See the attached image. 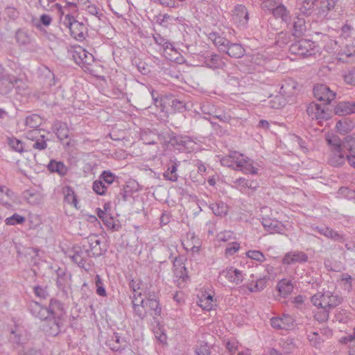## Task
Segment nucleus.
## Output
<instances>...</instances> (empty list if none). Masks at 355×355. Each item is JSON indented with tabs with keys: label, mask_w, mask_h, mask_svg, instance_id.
<instances>
[{
	"label": "nucleus",
	"mask_w": 355,
	"mask_h": 355,
	"mask_svg": "<svg viewBox=\"0 0 355 355\" xmlns=\"http://www.w3.org/2000/svg\"><path fill=\"white\" fill-rule=\"evenodd\" d=\"M315 97L324 103L319 104L315 102L311 103L306 109L308 115L313 119H316L321 123L322 121H327L331 116V110L327 105L336 98V92H333L326 85H318L313 87Z\"/></svg>",
	"instance_id": "obj_1"
},
{
	"label": "nucleus",
	"mask_w": 355,
	"mask_h": 355,
	"mask_svg": "<svg viewBox=\"0 0 355 355\" xmlns=\"http://www.w3.org/2000/svg\"><path fill=\"white\" fill-rule=\"evenodd\" d=\"M342 300V297L338 293L327 291L313 295L311 298V302L318 308L332 309L338 306Z\"/></svg>",
	"instance_id": "obj_2"
},
{
	"label": "nucleus",
	"mask_w": 355,
	"mask_h": 355,
	"mask_svg": "<svg viewBox=\"0 0 355 355\" xmlns=\"http://www.w3.org/2000/svg\"><path fill=\"white\" fill-rule=\"evenodd\" d=\"M327 141L330 146V154L328 163L334 167L343 166L347 161L345 151L344 144H340L338 137L327 138Z\"/></svg>",
	"instance_id": "obj_3"
},
{
	"label": "nucleus",
	"mask_w": 355,
	"mask_h": 355,
	"mask_svg": "<svg viewBox=\"0 0 355 355\" xmlns=\"http://www.w3.org/2000/svg\"><path fill=\"white\" fill-rule=\"evenodd\" d=\"M62 24L70 31L73 38L78 41H83L85 39L87 33V28L83 22H80L70 13L66 14L61 20Z\"/></svg>",
	"instance_id": "obj_4"
},
{
	"label": "nucleus",
	"mask_w": 355,
	"mask_h": 355,
	"mask_svg": "<svg viewBox=\"0 0 355 355\" xmlns=\"http://www.w3.org/2000/svg\"><path fill=\"white\" fill-rule=\"evenodd\" d=\"M314 43L308 40H300L292 44L289 48L291 53L302 57H309L314 54Z\"/></svg>",
	"instance_id": "obj_5"
},
{
	"label": "nucleus",
	"mask_w": 355,
	"mask_h": 355,
	"mask_svg": "<svg viewBox=\"0 0 355 355\" xmlns=\"http://www.w3.org/2000/svg\"><path fill=\"white\" fill-rule=\"evenodd\" d=\"M89 248H86L90 257H100L103 254L107 248L103 243V239L98 234H91L87 237Z\"/></svg>",
	"instance_id": "obj_6"
},
{
	"label": "nucleus",
	"mask_w": 355,
	"mask_h": 355,
	"mask_svg": "<svg viewBox=\"0 0 355 355\" xmlns=\"http://www.w3.org/2000/svg\"><path fill=\"white\" fill-rule=\"evenodd\" d=\"M174 267V276L175 282L179 287H184L187 282L189 280V277L187 274V270L185 265L182 262V257H175L173 261Z\"/></svg>",
	"instance_id": "obj_7"
},
{
	"label": "nucleus",
	"mask_w": 355,
	"mask_h": 355,
	"mask_svg": "<svg viewBox=\"0 0 355 355\" xmlns=\"http://www.w3.org/2000/svg\"><path fill=\"white\" fill-rule=\"evenodd\" d=\"M270 324L276 329L289 330L294 328L295 320L291 315L284 313L281 317L272 318Z\"/></svg>",
	"instance_id": "obj_8"
},
{
	"label": "nucleus",
	"mask_w": 355,
	"mask_h": 355,
	"mask_svg": "<svg viewBox=\"0 0 355 355\" xmlns=\"http://www.w3.org/2000/svg\"><path fill=\"white\" fill-rule=\"evenodd\" d=\"M320 234L331 239L334 241L344 243L345 235L325 225L315 226L312 227Z\"/></svg>",
	"instance_id": "obj_9"
},
{
	"label": "nucleus",
	"mask_w": 355,
	"mask_h": 355,
	"mask_svg": "<svg viewBox=\"0 0 355 355\" xmlns=\"http://www.w3.org/2000/svg\"><path fill=\"white\" fill-rule=\"evenodd\" d=\"M308 255L302 251H291L285 254L282 259L284 265H292L296 263H304L308 261Z\"/></svg>",
	"instance_id": "obj_10"
},
{
	"label": "nucleus",
	"mask_w": 355,
	"mask_h": 355,
	"mask_svg": "<svg viewBox=\"0 0 355 355\" xmlns=\"http://www.w3.org/2000/svg\"><path fill=\"white\" fill-rule=\"evenodd\" d=\"M233 187L239 190L243 193H247V189L254 192L259 187L257 180H248L244 178H239L233 182Z\"/></svg>",
	"instance_id": "obj_11"
},
{
	"label": "nucleus",
	"mask_w": 355,
	"mask_h": 355,
	"mask_svg": "<svg viewBox=\"0 0 355 355\" xmlns=\"http://www.w3.org/2000/svg\"><path fill=\"white\" fill-rule=\"evenodd\" d=\"M46 323L44 326V331L52 336H55L61 331V327L63 325V319L50 316L45 320Z\"/></svg>",
	"instance_id": "obj_12"
},
{
	"label": "nucleus",
	"mask_w": 355,
	"mask_h": 355,
	"mask_svg": "<svg viewBox=\"0 0 355 355\" xmlns=\"http://www.w3.org/2000/svg\"><path fill=\"white\" fill-rule=\"evenodd\" d=\"M241 166L236 167V171H240L245 174L255 175L258 172V168L255 166L254 162L242 154L240 157Z\"/></svg>",
	"instance_id": "obj_13"
},
{
	"label": "nucleus",
	"mask_w": 355,
	"mask_h": 355,
	"mask_svg": "<svg viewBox=\"0 0 355 355\" xmlns=\"http://www.w3.org/2000/svg\"><path fill=\"white\" fill-rule=\"evenodd\" d=\"M88 257L90 256L85 246L82 248L79 245H76L73 248V254L70 255L72 261L81 268H84Z\"/></svg>",
	"instance_id": "obj_14"
},
{
	"label": "nucleus",
	"mask_w": 355,
	"mask_h": 355,
	"mask_svg": "<svg viewBox=\"0 0 355 355\" xmlns=\"http://www.w3.org/2000/svg\"><path fill=\"white\" fill-rule=\"evenodd\" d=\"M28 309L32 315L40 320H45L49 318L48 308L37 302H30Z\"/></svg>",
	"instance_id": "obj_15"
},
{
	"label": "nucleus",
	"mask_w": 355,
	"mask_h": 355,
	"mask_svg": "<svg viewBox=\"0 0 355 355\" xmlns=\"http://www.w3.org/2000/svg\"><path fill=\"white\" fill-rule=\"evenodd\" d=\"M233 19L236 23H239L241 26L247 24L249 16L246 7L244 5H236L233 10Z\"/></svg>",
	"instance_id": "obj_16"
},
{
	"label": "nucleus",
	"mask_w": 355,
	"mask_h": 355,
	"mask_svg": "<svg viewBox=\"0 0 355 355\" xmlns=\"http://www.w3.org/2000/svg\"><path fill=\"white\" fill-rule=\"evenodd\" d=\"M220 275L225 277L229 282L236 285L240 284L243 279V272L233 267L227 268L225 270H223Z\"/></svg>",
	"instance_id": "obj_17"
},
{
	"label": "nucleus",
	"mask_w": 355,
	"mask_h": 355,
	"mask_svg": "<svg viewBox=\"0 0 355 355\" xmlns=\"http://www.w3.org/2000/svg\"><path fill=\"white\" fill-rule=\"evenodd\" d=\"M48 308L49 317L63 319L65 314L64 304L56 299H51Z\"/></svg>",
	"instance_id": "obj_18"
},
{
	"label": "nucleus",
	"mask_w": 355,
	"mask_h": 355,
	"mask_svg": "<svg viewBox=\"0 0 355 355\" xmlns=\"http://www.w3.org/2000/svg\"><path fill=\"white\" fill-rule=\"evenodd\" d=\"M241 156V153L232 151L229 155L223 157L220 159V163L223 166L232 168L236 171V167L241 166L239 163L241 162L240 157Z\"/></svg>",
	"instance_id": "obj_19"
},
{
	"label": "nucleus",
	"mask_w": 355,
	"mask_h": 355,
	"mask_svg": "<svg viewBox=\"0 0 355 355\" xmlns=\"http://www.w3.org/2000/svg\"><path fill=\"white\" fill-rule=\"evenodd\" d=\"M261 223L264 229L270 234H282L284 230L283 224L275 219L263 218Z\"/></svg>",
	"instance_id": "obj_20"
},
{
	"label": "nucleus",
	"mask_w": 355,
	"mask_h": 355,
	"mask_svg": "<svg viewBox=\"0 0 355 355\" xmlns=\"http://www.w3.org/2000/svg\"><path fill=\"white\" fill-rule=\"evenodd\" d=\"M335 113L347 115L355 113V101H341L335 107Z\"/></svg>",
	"instance_id": "obj_21"
},
{
	"label": "nucleus",
	"mask_w": 355,
	"mask_h": 355,
	"mask_svg": "<svg viewBox=\"0 0 355 355\" xmlns=\"http://www.w3.org/2000/svg\"><path fill=\"white\" fill-rule=\"evenodd\" d=\"M344 148L347 150L346 155L349 164L355 168V139L352 137L347 139Z\"/></svg>",
	"instance_id": "obj_22"
},
{
	"label": "nucleus",
	"mask_w": 355,
	"mask_h": 355,
	"mask_svg": "<svg viewBox=\"0 0 355 355\" xmlns=\"http://www.w3.org/2000/svg\"><path fill=\"white\" fill-rule=\"evenodd\" d=\"M148 312L153 316L159 315L162 311L159 301L155 296L149 295L145 303Z\"/></svg>",
	"instance_id": "obj_23"
},
{
	"label": "nucleus",
	"mask_w": 355,
	"mask_h": 355,
	"mask_svg": "<svg viewBox=\"0 0 355 355\" xmlns=\"http://www.w3.org/2000/svg\"><path fill=\"white\" fill-rule=\"evenodd\" d=\"M224 52L232 58H240L244 55L245 51L241 44L230 42Z\"/></svg>",
	"instance_id": "obj_24"
},
{
	"label": "nucleus",
	"mask_w": 355,
	"mask_h": 355,
	"mask_svg": "<svg viewBox=\"0 0 355 355\" xmlns=\"http://www.w3.org/2000/svg\"><path fill=\"white\" fill-rule=\"evenodd\" d=\"M205 64L212 69H222L225 65L222 58L217 54L205 58Z\"/></svg>",
	"instance_id": "obj_25"
},
{
	"label": "nucleus",
	"mask_w": 355,
	"mask_h": 355,
	"mask_svg": "<svg viewBox=\"0 0 355 355\" xmlns=\"http://www.w3.org/2000/svg\"><path fill=\"white\" fill-rule=\"evenodd\" d=\"M9 340L12 345H21L25 340L24 329L21 327H15V329H12L10 332Z\"/></svg>",
	"instance_id": "obj_26"
},
{
	"label": "nucleus",
	"mask_w": 355,
	"mask_h": 355,
	"mask_svg": "<svg viewBox=\"0 0 355 355\" xmlns=\"http://www.w3.org/2000/svg\"><path fill=\"white\" fill-rule=\"evenodd\" d=\"M277 288L279 294L286 297L293 292V284L291 280L283 279L277 283Z\"/></svg>",
	"instance_id": "obj_27"
},
{
	"label": "nucleus",
	"mask_w": 355,
	"mask_h": 355,
	"mask_svg": "<svg viewBox=\"0 0 355 355\" xmlns=\"http://www.w3.org/2000/svg\"><path fill=\"white\" fill-rule=\"evenodd\" d=\"M209 39L211 40L218 50L222 52H224L225 49H227V46L230 43L227 39L220 36L216 33H210Z\"/></svg>",
	"instance_id": "obj_28"
},
{
	"label": "nucleus",
	"mask_w": 355,
	"mask_h": 355,
	"mask_svg": "<svg viewBox=\"0 0 355 355\" xmlns=\"http://www.w3.org/2000/svg\"><path fill=\"white\" fill-rule=\"evenodd\" d=\"M49 171L51 173H56L60 176H64L68 171L67 167L62 162L52 159L47 165Z\"/></svg>",
	"instance_id": "obj_29"
},
{
	"label": "nucleus",
	"mask_w": 355,
	"mask_h": 355,
	"mask_svg": "<svg viewBox=\"0 0 355 355\" xmlns=\"http://www.w3.org/2000/svg\"><path fill=\"white\" fill-rule=\"evenodd\" d=\"M42 123V117L37 114H31L24 119V125L26 129H38Z\"/></svg>",
	"instance_id": "obj_30"
},
{
	"label": "nucleus",
	"mask_w": 355,
	"mask_h": 355,
	"mask_svg": "<svg viewBox=\"0 0 355 355\" xmlns=\"http://www.w3.org/2000/svg\"><path fill=\"white\" fill-rule=\"evenodd\" d=\"M0 81L8 82L11 86L15 87L18 83H22L23 81L21 78H17L15 76L6 73L4 67L0 64Z\"/></svg>",
	"instance_id": "obj_31"
},
{
	"label": "nucleus",
	"mask_w": 355,
	"mask_h": 355,
	"mask_svg": "<svg viewBox=\"0 0 355 355\" xmlns=\"http://www.w3.org/2000/svg\"><path fill=\"white\" fill-rule=\"evenodd\" d=\"M305 31V20L303 18L296 17L293 23V35L295 37H300Z\"/></svg>",
	"instance_id": "obj_32"
},
{
	"label": "nucleus",
	"mask_w": 355,
	"mask_h": 355,
	"mask_svg": "<svg viewBox=\"0 0 355 355\" xmlns=\"http://www.w3.org/2000/svg\"><path fill=\"white\" fill-rule=\"evenodd\" d=\"M15 40L20 46H26L31 43V37L27 31L19 29L15 33Z\"/></svg>",
	"instance_id": "obj_33"
},
{
	"label": "nucleus",
	"mask_w": 355,
	"mask_h": 355,
	"mask_svg": "<svg viewBox=\"0 0 355 355\" xmlns=\"http://www.w3.org/2000/svg\"><path fill=\"white\" fill-rule=\"evenodd\" d=\"M125 340L121 338L119 334L115 333L114 336L107 340V345L112 351H119L122 349L123 343Z\"/></svg>",
	"instance_id": "obj_34"
},
{
	"label": "nucleus",
	"mask_w": 355,
	"mask_h": 355,
	"mask_svg": "<svg viewBox=\"0 0 355 355\" xmlns=\"http://www.w3.org/2000/svg\"><path fill=\"white\" fill-rule=\"evenodd\" d=\"M62 192L64 196V201L76 207L78 201L73 189L69 186H65L62 189Z\"/></svg>",
	"instance_id": "obj_35"
},
{
	"label": "nucleus",
	"mask_w": 355,
	"mask_h": 355,
	"mask_svg": "<svg viewBox=\"0 0 355 355\" xmlns=\"http://www.w3.org/2000/svg\"><path fill=\"white\" fill-rule=\"evenodd\" d=\"M198 305L205 310L210 311L216 306V301L214 300L213 296L208 294L207 295H203L200 298Z\"/></svg>",
	"instance_id": "obj_36"
},
{
	"label": "nucleus",
	"mask_w": 355,
	"mask_h": 355,
	"mask_svg": "<svg viewBox=\"0 0 355 355\" xmlns=\"http://www.w3.org/2000/svg\"><path fill=\"white\" fill-rule=\"evenodd\" d=\"M353 127L354 125L352 122L345 119L338 121L336 124V130L342 135H345L350 132Z\"/></svg>",
	"instance_id": "obj_37"
},
{
	"label": "nucleus",
	"mask_w": 355,
	"mask_h": 355,
	"mask_svg": "<svg viewBox=\"0 0 355 355\" xmlns=\"http://www.w3.org/2000/svg\"><path fill=\"white\" fill-rule=\"evenodd\" d=\"M272 14L275 17L281 18L286 23L290 21L289 12L284 5H279L274 8Z\"/></svg>",
	"instance_id": "obj_38"
},
{
	"label": "nucleus",
	"mask_w": 355,
	"mask_h": 355,
	"mask_svg": "<svg viewBox=\"0 0 355 355\" xmlns=\"http://www.w3.org/2000/svg\"><path fill=\"white\" fill-rule=\"evenodd\" d=\"M210 208L216 216H223L227 214L228 208L226 204L223 202L213 203Z\"/></svg>",
	"instance_id": "obj_39"
},
{
	"label": "nucleus",
	"mask_w": 355,
	"mask_h": 355,
	"mask_svg": "<svg viewBox=\"0 0 355 355\" xmlns=\"http://www.w3.org/2000/svg\"><path fill=\"white\" fill-rule=\"evenodd\" d=\"M71 53L72 58L75 62L78 65H81V64H83V61L85 59L87 51L85 49L78 46L74 49Z\"/></svg>",
	"instance_id": "obj_40"
},
{
	"label": "nucleus",
	"mask_w": 355,
	"mask_h": 355,
	"mask_svg": "<svg viewBox=\"0 0 355 355\" xmlns=\"http://www.w3.org/2000/svg\"><path fill=\"white\" fill-rule=\"evenodd\" d=\"M92 189L96 194L103 196L105 194L107 185L103 181L102 179L98 178V180L93 182Z\"/></svg>",
	"instance_id": "obj_41"
},
{
	"label": "nucleus",
	"mask_w": 355,
	"mask_h": 355,
	"mask_svg": "<svg viewBox=\"0 0 355 355\" xmlns=\"http://www.w3.org/2000/svg\"><path fill=\"white\" fill-rule=\"evenodd\" d=\"M178 166L177 163H174L171 166L168 167L166 171L164 172V177L166 180L171 182H176L178 180Z\"/></svg>",
	"instance_id": "obj_42"
},
{
	"label": "nucleus",
	"mask_w": 355,
	"mask_h": 355,
	"mask_svg": "<svg viewBox=\"0 0 355 355\" xmlns=\"http://www.w3.org/2000/svg\"><path fill=\"white\" fill-rule=\"evenodd\" d=\"M54 6L58 9L60 13V20H62V18L64 17V16L65 15L64 10H69V9L76 10L77 8V5L76 3L69 1L66 3L64 7H62L60 3H55Z\"/></svg>",
	"instance_id": "obj_43"
},
{
	"label": "nucleus",
	"mask_w": 355,
	"mask_h": 355,
	"mask_svg": "<svg viewBox=\"0 0 355 355\" xmlns=\"http://www.w3.org/2000/svg\"><path fill=\"white\" fill-rule=\"evenodd\" d=\"M99 178L108 186L114 183L117 177L110 171H104L100 175Z\"/></svg>",
	"instance_id": "obj_44"
},
{
	"label": "nucleus",
	"mask_w": 355,
	"mask_h": 355,
	"mask_svg": "<svg viewBox=\"0 0 355 355\" xmlns=\"http://www.w3.org/2000/svg\"><path fill=\"white\" fill-rule=\"evenodd\" d=\"M246 256L259 263H262L266 260L265 255L259 250H248L246 252Z\"/></svg>",
	"instance_id": "obj_45"
},
{
	"label": "nucleus",
	"mask_w": 355,
	"mask_h": 355,
	"mask_svg": "<svg viewBox=\"0 0 355 355\" xmlns=\"http://www.w3.org/2000/svg\"><path fill=\"white\" fill-rule=\"evenodd\" d=\"M94 282L96 287V293L99 296L105 297L106 296V291L104 287L103 282L99 275H96L94 278Z\"/></svg>",
	"instance_id": "obj_46"
},
{
	"label": "nucleus",
	"mask_w": 355,
	"mask_h": 355,
	"mask_svg": "<svg viewBox=\"0 0 355 355\" xmlns=\"http://www.w3.org/2000/svg\"><path fill=\"white\" fill-rule=\"evenodd\" d=\"M67 276L64 270L59 268L57 270L56 285L60 289H63L67 283Z\"/></svg>",
	"instance_id": "obj_47"
},
{
	"label": "nucleus",
	"mask_w": 355,
	"mask_h": 355,
	"mask_svg": "<svg viewBox=\"0 0 355 355\" xmlns=\"http://www.w3.org/2000/svg\"><path fill=\"white\" fill-rule=\"evenodd\" d=\"M94 62V55L87 51L85 59L83 61V64L80 65L85 71H91V66Z\"/></svg>",
	"instance_id": "obj_48"
},
{
	"label": "nucleus",
	"mask_w": 355,
	"mask_h": 355,
	"mask_svg": "<svg viewBox=\"0 0 355 355\" xmlns=\"http://www.w3.org/2000/svg\"><path fill=\"white\" fill-rule=\"evenodd\" d=\"M355 54V46L353 44H346L344 48H342L338 51V55L345 56L346 58L351 57Z\"/></svg>",
	"instance_id": "obj_49"
},
{
	"label": "nucleus",
	"mask_w": 355,
	"mask_h": 355,
	"mask_svg": "<svg viewBox=\"0 0 355 355\" xmlns=\"http://www.w3.org/2000/svg\"><path fill=\"white\" fill-rule=\"evenodd\" d=\"M176 143L177 144L182 146L187 149L192 148V146L194 144V142L188 136H181L178 137L176 139Z\"/></svg>",
	"instance_id": "obj_50"
},
{
	"label": "nucleus",
	"mask_w": 355,
	"mask_h": 355,
	"mask_svg": "<svg viewBox=\"0 0 355 355\" xmlns=\"http://www.w3.org/2000/svg\"><path fill=\"white\" fill-rule=\"evenodd\" d=\"M153 37L157 44L162 46L165 49H169L170 46H172V44L159 33L153 34Z\"/></svg>",
	"instance_id": "obj_51"
},
{
	"label": "nucleus",
	"mask_w": 355,
	"mask_h": 355,
	"mask_svg": "<svg viewBox=\"0 0 355 355\" xmlns=\"http://www.w3.org/2000/svg\"><path fill=\"white\" fill-rule=\"evenodd\" d=\"M196 355H210V348L205 342H200L195 350Z\"/></svg>",
	"instance_id": "obj_52"
},
{
	"label": "nucleus",
	"mask_w": 355,
	"mask_h": 355,
	"mask_svg": "<svg viewBox=\"0 0 355 355\" xmlns=\"http://www.w3.org/2000/svg\"><path fill=\"white\" fill-rule=\"evenodd\" d=\"M171 107L179 112H182L187 110L186 103L184 101L174 98L171 101Z\"/></svg>",
	"instance_id": "obj_53"
},
{
	"label": "nucleus",
	"mask_w": 355,
	"mask_h": 355,
	"mask_svg": "<svg viewBox=\"0 0 355 355\" xmlns=\"http://www.w3.org/2000/svg\"><path fill=\"white\" fill-rule=\"evenodd\" d=\"M8 144L16 152L21 153L24 150L23 142L17 138L9 139Z\"/></svg>",
	"instance_id": "obj_54"
},
{
	"label": "nucleus",
	"mask_w": 355,
	"mask_h": 355,
	"mask_svg": "<svg viewBox=\"0 0 355 355\" xmlns=\"http://www.w3.org/2000/svg\"><path fill=\"white\" fill-rule=\"evenodd\" d=\"M268 279V278H267L266 276H264L263 277H261L257 279L254 286L250 288V291L252 292H258L262 291L266 286Z\"/></svg>",
	"instance_id": "obj_55"
},
{
	"label": "nucleus",
	"mask_w": 355,
	"mask_h": 355,
	"mask_svg": "<svg viewBox=\"0 0 355 355\" xmlns=\"http://www.w3.org/2000/svg\"><path fill=\"white\" fill-rule=\"evenodd\" d=\"M34 143L32 144V148L36 150H42L46 148L47 144L46 139H45V136L42 135L40 139H37L33 141Z\"/></svg>",
	"instance_id": "obj_56"
},
{
	"label": "nucleus",
	"mask_w": 355,
	"mask_h": 355,
	"mask_svg": "<svg viewBox=\"0 0 355 355\" xmlns=\"http://www.w3.org/2000/svg\"><path fill=\"white\" fill-rule=\"evenodd\" d=\"M329 310L330 309H321L320 311L315 313L314 318L320 322H326L329 319Z\"/></svg>",
	"instance_id": "obj_57"
},
{
	"label": "nucleus",
	"mask_w": 355,
	"mask_h": 355,
	"mask_svg": "<svg viewBox=\"0 0 355 355\" xmlns=\"http://www.w3.org/2000/svg\"><path fill=\"white\" fill-rule=\"evenodd\" d=\"M24 220L25 218L24 216L17 214H15L12 216L7 218L5 221L6 225H14L17 224H21L24 223Z\"/></svg>",
	"instance_id": "obj_58"
},
{
	"label": "nucleus",
	"mask_w": 355,
	"mask_h": 355,
	"mask_svg": "<svg viewBox=\"0 0 355 355\" xmlns=\"http://www.w3.org/2000/svg\"><path fill=\"white\" fill-rule=\"evenodd\" d=\"M182 245L184 248L187 250H191L193 253H198L200 246L198 243L191 242L190 241H183Z\"/></svg>",
	"instance_id": "obj_59"
},
{
	"label": "nucleus",
	"mask_w": 355,
	"mask_h": 355,
	"mask_svg": "<svg viewBox=\"0 0 355 355\" xmlns=\"http://www.w3.org/2000/svg\"><path fill=\"white\" fill-rule=\"evenodd\" d=\"M26 137L31 141H35L42 135L40 134V129H26L25 132Z\"/></svg>",
	"instance_id": "obj_60"
},
{
	"label": "nucleus",
	"mask_w": 355,
	"mask_h": 355,
	"mask_svg": "<svg viewBox=\"0 0 355 355\" xmlns=\"http://www.w3.org/2000/svg\"><path fill=\"white\" fill-rule=\"evenodd\" d=\"M200 110L203 114L213 116L214 114H216V110L214 105L208 103L202 104L200 107Z\"/></svg>",
	"instance_id": "obj_61"
},
{
	"label": "nucleus",
	"mask_w": 355,
	"mask_h": 355,
	"mask_svg": "<svg viewBox=\"0 0 355 355\" xmlns=\"http://www.w3.org/2000/svg\"><path fill=\"white\" fill-rule=\"evenodd\" d=\"M308 337L311 344L315 347H319L322 343V339L319 336V334L316 331L309 334Z\"/></svg>",
	"instance_id": "obj_62"
},
{
	"label": "nucleus",
	"mask_w": 355,
	"mask_h": 355,
	"mask_svg": "<svg viewBox=\"0 0 355 355\" xmlns=\"http://www.w3.org/2000/svg\"><path fill=\"white\" fill-rule=\"evenodd\" d=\"M34 293L41 299H46L49 296L46 288L40 286H37L34 288Z\"/></svg>",
	"instance_id": "obj_63"
},
{
	"label": "nucleus",
	"mask_w": 355,
	"mask_h": 355,
	"mask_svg": "<svg viewBox=\"0 0 355 355\" xmlns=\"http://www.w3.org/2000/svg\"><path fill=\"white\" fill-rule=\"evenodd\" d=\"M132 308L135 315L141 319L144 318L148 313L146 304L137 306Z\"/></svg>",
	"instance_id": "obj_64"
}]
</instances>
